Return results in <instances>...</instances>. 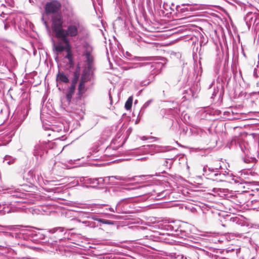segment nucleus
<instances>
[{
    "instance_id": "b1692460",
    "label": "nucleus",
    "mask_w": 259,
    "mask_h": 259,
    "mask_svg": "<svg viewBox=\"0 0 259 259\" xmlns=\"http://www.w3.org/2000/svg\"><path fill=\"white\" fill-rule=\"evenodd\" d=\"M132 101L133 100L132 97H130L125 102L124 106L126 110H130L131 108L132 105Z\"/></svg>"
},
{
    "instance_id": "f8f14e48",
    "label": "nucleus",
    "mask_w": 259,
    "mask_h": 259,
    "mask_svg": "<svg viewBox=\"0 0 259 259\" xmlns=\"http://www.w3.org/2000/svg\"><path fill=\"white\" fill-rule=\"evenodd\" d=\"M56 80L59 83H68L69 82V78L67 75L63 72L59 71L56 76Z\"/></svg>"
},
{
    "instance_id": "49530a36",
    "label": "nucleus",
    "mask_w": 259,
    "mask_h": 259,
    "mask_svg": "<svg viewBox=\"0 0 259 259\" xmlns=\"http://www.w3.org/2000/svg\"><path fill=\"white\" fill-rule=\"evenodd\" d=\"M29 1H30V2H31V0H29Z\"/></svg>"
},
{
    "instance_id": "9b49d317",
    "label": "nucleus",
    "mask_w": 259,
    "mask_h": 259,
    "mask_svg": "<svg viewBox=\"0 0 259 259\" xmlns=\"http://www.w3.org/2000/svg\"><path fill=\"white\" fill-rule=\"evenodd\" d=\"M64 16L65 19H66L67 22H68L70 19L77 18L75 17V13L71 7H67L65 8V10L64 11Z\"/></svg>"
},
{
    "instance_id": "7c9ffc66",
    "label": "nucleus",
    "mask_w": 259,
    "mask_h": 259,
    "mask_svg": "<svg viewBox=\"0 0 259 259\" xmlns=\"http://www.w3.org/2000/svg\"><path fill=\"white\" fill-rule=\"evenodd\" d=\"M213 259H226V257H223L217 255H214L213 256Z\"/></svg>"
},
{
    "instance_id": "6e6552de",
    "label": "nucleus",
    "mask_w": 259,
    "mask_h": 259,
    "mask_svg": "<svg viewBox=\"0 0 259 259\" xmlns=\"http://www.w3.org/2000/svg\"><path fill=\"white\" fill-rule=\"evenodd\" d=\"M75 88L69 87L65 92V96L61 98V101L64 106H69L71 102L72 97L74 94Z\"/></svg>"
},
{
    "instance_id": "2eb2a0df",
    "label": "nucleus",
    "mask_w": 259,
    "mask_h": 259,
    "mask_svg": "<svg viewBox=\"0 0 259 259\" xmlns=\"http://www.w3.org/2000/svg\"><path fill=\"white\" fill-rule=\"evenodd\" d=\"M105 179H108V181L110 182L111 183L113 184H117V183L114 182L113 181V179H115L119 181H128L129 179L126 177H121V176H109L106 177Z\"/></svg>"
},
{
    "instance_id": "58836bf2",
    "label": "nucleus",
    "mask_w": 259,
    "mask_h": 259,
    "mask_svg": "<svg viewBox=\"0 0 259 259\" xmlns=\"http://www.w3.org/2000/svg\"><path fill=\"white\" fill-rule=\"evenodd\" d=\"M109 98H110V100L111 101L112 99H111V95H110V94H109Z\"/></svg>"
},
{
    "instance_id": "2f4dec72",
    "label": "nucleus",
    "mask_w": 259,
    "mask_h": 259,
    "mask_svg": "<svg viewBox=\"0 0 259 259\" xmlns=\"http://www.w3.org/2000/svg\"><path fill=\"white\" fill-rule=\"evenodd\" d=\"M90 218H91L92 220H94V221H98V220L99 219V218H98L97 216L96 215H93L92 217H89Z\"/></svg>"
},
{
    "instance_id": "c85d7f7f",
    "label": "nucleus",
    "mask_w": 259,
    "mask_h": 259,
    "mask_svg": "<svg viewBox=\"0 0 259 259\" xmlns=\"http://www.w3.org/2000/svg\"><path fill=\"white\" fill-rule=\"evenodd\" d=\"M5 227L10 230H14L18 229V226H6Z\"/></svg>"
},
{
    "instance_id": "1a4fd4ad",
    "label": "nucleus",
    "mask_w": 259,
    "mask_h": 259,
    "mask_svg": "<svg viewBox=\"0 0 259 259\" xmlns=\"http://www.w3.org/2000/svg\"><path fill=\"white\" fill-rule=\"evenodd\" d=\"M46 149L47 145L46 143H39L35 146L33 154L37 158L39 156L41 157L45 154Z\"/></svg>"
},
{
    "instance_id": "dca6fc26",
    "label": "nucleus",
    "mask_w": 259,
    "mask_h": 259,
    "mask_svg": "<svg viewBox=\"0 0 259 259\" xmlns=\"http://www.w3.org/2000/svg\"><path fill=\"white\" fill-rule=\"evenodd\" d=\"M85 82L81 81L79 82L78 87V95L79 98H81L87 90L85 86Z\"/></svg>"
},
{
    "instance_id": "e433bc0d",
    "label": "nucleus",
    "mask_w": 259,
    "mask_h": 259,
    "mask_svg": "<svg viewBox=\"0 0 259 259\" xmlns=\"http://www.w3.org/2000/svg\"><path fill=\"white\" fill-rule=\"evenodd\" d=\"M138 60H139V61H143V60H144V59H143V58H140L138 59Z\"/></svg>"
},
{
    "instance_id": "f257e3e1",
    "label": "nucleus",
    "mask_w": 259,
    "mask_h": 259,
    "mask_svg": "<svg viewBox=\"0 0 259 259\" xmlns=\"http://www.w3.org/2000/svg\"><path fill=\"white\" fill-rule=\"evenodd\" d=\"M66 29L62 30V32L58 37V39L64 44L68 45L69 44V37H76L83 31V27L78 18H73L67 22Z\"/></svg>"
},
{
    "instance_id": "0eeeda50",
    "label": "nucleus",
    "mask_w": 259,
    "mask_h": 259,
    "mask_svg": "<svg viewBox=\"0 0 259 259\" xmlns=\"http://www.w3.org/2000/svg\"><path fill=\"white\" fill-rule=\"evenodd\" d=\"M61 5L60 2L57 1H52L47 3L45 5V9L46 15L51 14H57L58 12L60 10Z\"/></svg>"
},
{
    "instance_id": "79ce46f5",
    "label": "nucleus",
    "mask_w": 259,
    "mask_h": 259,
    "mask_svg": "<svg viewBox=\"0 0 259 259\" xmlns=\"http://www.w3.org/2000/svg\"><path fill=\"white\" fill-rule=\"evenodd\" d=\"M134 68L133 67H130L128 68V69H131V68Z\"/></svg>"
},
{
    "instance_id": "393cba45",
    "label": "nucleus",
    "mask_w": 259,
    "mask_h": 259,
    "mask_svg": "<svg viewBox=\"0 0 259 259\" xmlns=\"http://www.w3.org/2000/svg\"><path fill=\"white\" fill-rule=\"evenodd\" d=\"M64 228L62 227H56L53 228L52 229H49L48 231L51 233H55L57 231H59L61 232H63L64 231Z\"/></svg>"
},
{
    "instance_id": "ddd939ff",
    "label": "nucleus",
    "mask_w": 259,
    "mask_h": 259,
    "mask_svg": "<svg viewBox=\"0 0 259 259\" xmlns=\"http://www.w3.org/2000/svg\"><path fill=\"white\" fill-rule=\"evenodd\" d=\"M82 180H81V181L84 182V183L88 184H99L102 183V182L104 181L102 178H98V179H91V178H82Z\"/></svg>"
},
{
    "instance_id": "a878e982",
    "label": "nucleus",
    "mask_w": 259,
    "mask_h": 259,
    "mask_svg": "<svg viewBox=\"0 0 259 259\" xmlns=\"http://www.w3.org/2000/svg\"><path fill=\"white\" fill-rule=\"evenodd\" d=\"M98 222L100 223H101L102 224H106V225H113L114 224V222L113 221L107 220H105V219H99L98 220Z\"/></svg>"
},
{
    "instance_id": "f03ea898",
    "label": "nucleus",
    "mask_w": 259,
    "mask_h": 259,
    "mask_svg": "<svg viewBox=\"0 0 259 259\" xmlns=\"http://www.w3.org/2000/svg\"><path fill=\"white\" fill-rule=\"evenodd\" d=\"M83 55L85 57L88 67L84 69L81 77L80 81L87 82L91 79L92 75V71L91 69L92 67V63L93 61V57L92 55L93 48L89 44L85 43L83 45Z\"/></svg>"
},
{
    "instance_id": "4be33fe9",
    "label": "nucleus",
    "mask_w": 259,
    "mask_h": 259,
    "mask_svg": "<svg viewBox=\"0 0 259 259\" xmlns=\"http://www.w3.org/2000/svg\"><path fill=\"white\" fill-rule=\"evenodd\" d=\"M67 46L65 44V46H62L61 45H57L55 46V50L58 53H60L63 52V51H66Z\"/></svg>"
},
{
    "instance_id": "ea45409f",
    "label": "nucleus",
    "mask_w": 259,
    "mask_h": 259,
    "mask_svg": "<svg viewBox=\"0 0 259 259\" xmlns=\"http://www.w3.org/2000/svg\"><path fill=\"white\" fill-rule=\"evenodd\" d=\"M143 63H140V66H142V65H143Z\"/></svg>"
},
{
    "instance_id": "72a5a7b5",
    "label": "nucleus",
    "mask_w": 259,
    "mask_h": 259,
    "mask_svg": "<svg viewBox=\"0 0 259 259\" xmlns=\"http://www.w3.org/2000/svg\"><path fill=\"white\" fill-rule=\"evenodd\" d=\"M214 83V81L213 80V81L210 83V84L209 85V89H210V88L212 87V85H213Z\"/></svg>"
},
{
    "instance_id": "c9c22d12",
    "label": "nucleus",
    "mask_w": 259,
    "mask_h": 259,
    "mask_svg": "<svg viewBox=\"0 0 259 259\" xmlns=\"http://www.w3.org/2000/svg\"><path fill=\"white\" fill-rule=\"evenodd\" d=\"M142 139L143 140H147V139H146L145 137H143L142 138Z\"/></svg>"
},
{
    "instance_id": "7ed1b4c3",
    "label": "nucleus",
    "mask_w": 259,
    "mask_h": 259,
    "mask_svg": "<svg viewBox=\"0 0 259 259\" xmlns=\"http://www.w3.org/2000/svg\"><path fill=\"white\" fill-rule=\"evenodd\" d=\"M221 166L218 167H209L207 165L204 166L203 169V175L209 177V179H213L218 181H222L225 177L224 174H222L219 171Z\"/></svg>"
},
{
    "instance_id": "cd10ccee",
    "label": "nucleus",
    "mask_w": 259,
    "mask_h": 259,
    "mask_svg": "<svg viewBox=\"0 0 259 259\" xmlns=\"http://www.w3.org/2000/svg\"><path fill=\"white\" fill-rule=\"evenodd\" d=\"M152 100H149L148 101H147L143 105L142 109H145L152 102Z\"/></svg>"
},
{
    "instance_id": "f3484780",
    "label": "nucleus",
    "mask_w": 259,
    "mask_h": 259,
    "mask_svg": "<svg viewBox=\"0 0 259 259\" xmlns=\"http://www.w3.org/2000/svg\"><path fill=\"white\" fill-rule=\"evenodd\" d=\"M8 110L6 108H2L0 110V121L4 123L8 118Z\"/></svg>"
},
{
    "instance_id": "6ab92c4d",
    "label": "nucleus",
    "mask_w": 259,
    "mask_h": 259,
    "mask_svg": "<svg viewBox=\"0 0 259 259\" xmlns=\"http://www.w3.org/2000/svg\"><path fill=\"white\" fill-rule=\"evenodd\" d=\"M15 159L13 158L10 155H6L4 158L3 162L10 165L13 164L15 161Z\"/></svg>"
},
{
    "instance_id": "423d86ee",
    "label": "nucleus",
    "mask_w": 259,
    "mask_h": 259,
    "mask_svg": "<svg viewBox=\"0 0 259 259\" xmlns=\"http://www.w3.org/2000/svg\"><path fill=\"white\" fill-rule=\"evenodd\" d=\"M244 19L248 29L252 25V28L254 31L256 33H258L259 35V18L257 15L251 12L248 13L246 14Z\"/></svg>"
},
{
    "instance_id": "bb28decb",
    "label": "nucleus",
    "mask_w": 259,
    "mask_h": 259,
    "mask_svg": "<svg viewBox=\"0 0 259 259\" xmlns=\"http://www.w3.org/2000/svg\"><path fill=\"white\" fill-rule=\"evenodd\" d=\"M120 202H119L117 203V205H116V206L115 209H113V208H112V207H109L108 209L109 211H111V212H117V213H120V211L119 210V209H118V206H119V204H120Z\"/></svg>"
},
{
    "instance_id": "c756f323",
    "label": "nucleus",
    "mask_w": 259,
    "mask_h": 259,
    "mask_svg": "<svg viewBox=\"0 0 259 259\" xmlns=\"http://www.w3.org/2000/svg\"><path fill=\"white\" fill-rule=\"evenodd\" d=\"M219 92V88L217 87L216 89H214L213 93L212 94V96H215Z\"/></svg>"
},
{
    "instance_id": "aec40b11",
    "label": "nucleus",
    "mask_w": 259,
    "mask_h": 259,
    "mask_svg": "<svg viewBox=\"0 0 259 259\" xmlns=\"http://www.w3.org/2000/svg\"><path fill=\"white\" fill-rule=\"evenodd\" d=\"M79 75L78 73L75 72L74 73V77L71 81V83L70 87H73L74 88H76V84L78 79Z\"/></svg>"
},
{
    "instance_id": "20e7f679",
    "label": "nucleus",
    "mask_w": 259,
    "mask_h": 259,
    "mask_svg": "<svg viewBox=\"0 0 259 259\" xmlns=\"http://www.w3.org/2000/svg\"><path fill=\"white\" fill-rule=\"evenodd\" d=\"M202 7V5L196 4H183L181 6H177V11L179 13L184 14L183 16H185V18H189L191 16V13L201 9Z\"/></svg>"
},
{
    "instance_id": "39448f33",
    "label": "nucleus",
    "mask_w": 259,
    "mask_h": 259,
    "mask_svg": "<svg viewBox=\"0 0 259 259\" xmlns=\"http://www.w3.org/2000/svg\"><path fill=\"white\" fill-rule=\"evenodd\" d=\"M52 29L55 33L56 36L58 38L62 30H63V19L61 14H55L52 16Z\"/></svg>"
},
{
    "instance_id": "a19ab883",
    "label": "nucleus",
    "mask_w": 259,
    "mask_h": 259,
    "mask_svg": "<svg viewBox=\"0 0 259 259\" xmlns=\"http://www.w3.org/2000/svg\"><path fill=\"white\" fill-rule=\"evenodd\" d=\"M99 205L102 206H104L105 205L104 204H99Z\"/></svg>"
},
{
    "instance_id": "473e14b6",
    "label": "nucleus",
    "mask_w": 259,
    "mask_h": 259,
    "mask_svg": "<svg viewBox=\"0 0 259 259\" xmlns=\"http://www.w3.org/2000/svg\"><path fill=\"white\" fill-rule=\"evenodd\" d=\"M106 216L108 217V218H113L115 217L114 215L113 214H105Z\"/></svg>"
},
{
    "instance_id": "a18cd8bd",
    "label": "nucleus",
    "mask_w": 259,
    "mask_h": 259,
    "mask_svg": "<svg viewBox=\"0 0 259 259\" xmlns=\"http://www.w3.org/2000/svg\"><path fill=\"white\" fill-rule=\"evenodd\" d=\"M29 1H30V2H31V0H29Z\"/></svg>"
},
{
    "instance_id": "9d476101",
    "label": "nucleus",
    "mask_w": 259,
    "mask_h": 259,
    "mask_svg": "<svg viewBox=\"0 0 259 259\" xmlns=\"http://www.w3.org/2000/svg\"><path fill=\"white\" fill-rule=\"evenodd\" d=\"M144 150L151 155L161 151L160 147L156 145H150L144 146Z\"/></svg>"
},
{
    "instance_id": "4468645a",
    "label": "nucleus",
    "mask_w": 259,
    "mask_h": 259,
    "mask_svg": "<svg viewBox=\"0 0 259 259\" xmlns=\"http://www.w3.org/2000/svg\"><path fill=\"white\" fill-rule=\"evenodd\" d=\"M25 196V194L21 193L20 192L15 191L14 194L12 195V197L20 199V200H15V202L17 203H25V201L24 200V197Z\"/></svg>"
},
{
    "instance_id": "f704fd0d",
    "label": "nucleus",
    "mask_w": 259,
    "mask_h": 259,
    "mask_svg": "<svg viewBox=\"0 0 259 259\" xmlns=\"http://www.w3.org/2000/svg\"><path fill=\"white\" fill-rule=\"evenodd\" d=\"M42 19V21H44V24H45V25H46V26H47V22H46V21H45L44 20V18H43V17L42 18V19Z\"/></svg>"
},
{
    "instance_id": "5701e85b",
    "label": "nucleus",
    "mask_w": 259,
    "mask_h": 259,
    "mask_svg": "<svg viewBox=\"0 0 259 259\" xmlns=\"http://www.w3.org/2000/svg\"><path fill=\"white\" fill-rule=\"evenodd\" d=\"M163 229L167 231H176L177 229L171 224H165L163 226Z\"/></svg>"
},
{
    "instance_id": "c03bdc74",
    "label": "nucleus",
    "mask_w": 259,
    "mask_h": 259,
    "mask_svg": "<svg viewBox=\"0 0 259 259\" xmlns=\"http://www.w3.org/2000/svg\"><path fill=\"white\" fill-rule=\"evenodd\" d=\"M5 29H6L7 28V26L5 25Z\"/></svg>"
},
{
    "instance_id": "4c0bfd02",
    "label": "nucleus",
    "mask_w": 259,
    "mask_h": 259,
    "mask_svg": "<svg viewBox=\"0 0 259 259\" xmlns=\"http://www.w3.org/2000/svg\"><path fill=\"white\" fill-rule=\"evenodd\" d=\"M145 159H146V157H143V158H141L140 159L142 160H144Z\"/></svg>"
},
{
    "instance_id": "a211bd4d",
    "label": "nucleus",
    "mask_w": 259,
    "mask_h": 259,
    "mask_svg": "<svg viewBox=\"0 0 259 259\" xmlns=\"http://www.w3.org/2000/svg\"><path fill=\"white\" fill-rule=\"evenodd\" d=\"M66 46L67 49L66 51L67 52V55H66L65 58L68 60L69 63L71 64L73 63V57L70 47V45L68 44V45Z\"/></svg>"
},
{
    "instance_id": "412c9836",
    "label": "nucleus",
    "mask_w": 259,
    "mask_h": 259,
    "mask_svg": "<svg viewBox=\"0 0 259 259\" xmlns=\"http://www.w3.org/2000/svg\"><path fill=\"white\" fill-rule=\"evenodd\" d=\"M79 75L78 73L75 72L74 73V77L71 81V83L70 87H73L74 88H76V84L78 79Z\"/></svg>"
},
{
    "instance_id": "37998d69",
    "label": "nucleus",
    "mask_w": 259,
    "mask_h": 259,
    "mask_svg": "<svg viewBox=\"0 0 259 259\" xmlns=\"http://www.w3.org/2000/svg\"><path fill=\"white\" fill-rule=\"evenodd\" d=\"M2 145H6V144H4V143H3V144H2ZM0 145H1V144H0Z\"/></svg>"
}]
</instances>
